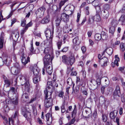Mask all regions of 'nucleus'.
<instances>
[{"label":"nucleus","mask_w":125,"mask_h":125,"mask_svg":"<svg viewBox=\"0 0 125 125\" xmlns=\"http://www.w3.org/2000/svg\"><path fill=\"white\" fill-rule=\"evenodd\" d=\"M101 15L104 18L107 19L109 16V13L107 10H104L102 13Z\"/></svg>","instance_id":"obj_24"},{"label":"nucleus","mask_w":125,"mask_h":125,"mask_svg":"<svg viewBox=\"0 0 125 125\" xmlns=\"http://www.w3.org/2000/svg\"><path fill=\"white\" fill-rule=\"evenodd\" d=\"M115 27L111 26L109 30V32L112 34H113L115 31Z\"/></svg>","instance_id":"obj_44"},{"label":"nucleus","mask_w":125,"mask_h":125,"mask_svg":"<svg viewBox=\"0 0 125 125\" xmlns=\"http://www.w3.org/2000/svg\"><path fill=\"white\" fill-rule=\"evenodd\" d=\"M10 70L11 73L14 75H16L19 73L18 68L15 66L12 67Z\"/></svg>","instance_id":"obj_17"},{"label":"nucleus","mask_w":125,"mask_h":125,"mask_svg":"<svg viewBox=\"0 0 125 125\" xmlns=\"http://www.w3.org/2000/svg\"><path fill=\"white\" fill-rule=\"evenodd\" d=\"M28 97V94L26 93L24 94L22 97V98L24 99V98L27 99Z\"/></svg>","instance_id":"obj_57"},{"label":"nucleus","mask_w":125,"mask_h":125,"mask_svg":"<svg viewBox=\"0 0 125 125\" xmlns=\"http://www.w3.org/2000/svg\"><path fill=\"white\" fill-rule=\"evenodd\" d=\"M115 60L114 61V64L118 66H119V64L118 62L119 61V58L118 57V55H115Z\"/></svg>","instance_id":"obj_33"},{"label":"nucleus","mask_w":125,"mask_h":125,"mask_svg":"<svg viewBox=\"0 0 125 125\" xmlns=\"http://www.w3.org/2000/svg\"><path fill=\"white\" fill-rule=\"evenodd\" d=\"M46 118L47 124L48 125H50L52 121V114L48 113L46 115Z\"/></svg>","instance_id":"obj_14"},{"label":"nucleus","mask_w":125,"mask_h":125,"mask_svg":"<svg viewBox=\"0 0 125 125\" xmlns=\"http://www.w3.org/2000/svg\"><path fill=\"white\" fill-rule=\"evenodd\" d=\"M50 87L48 86L46 90L44 91V93L45 95V99H52L51 98L52 93L48 90L50 89Z\"/></svg>","instance_id":"obj_6"},{"label":"nucleus","mask_w":125,"mask_h":125,"mask_svg":"<svg viewBox=\"0 0 125 125\" xmlns=\"http://www.w3.org/2000/svg\"><path fill=\"white\" fill-rule=\"evenodd\" d=\"M22 114L24 116L27 118H30L31 117V113L28 111L26 108H22Z\"/></svg>","instance_id":"obj_7"},{"label":"nucleus","mask_w":125,"mask_h":125,"mask_svg":"<svg viewBox=\"0 0 125 125\" xmlns=\"http://www.w3.org/2000/svg\"><path fill=\"white\" fill-rule=\"evenodd\" d=\"M89 8L88 7H86L85 8V13L87 15H89Z\"/></svg>","instance_id":"obj_60"},{"label":"nucleus","mask_w":125,"mask_h":125,"mask_svg":"<svg viewBox=\"0 0 125 125\" xmlns=\"http://www.w3.org/2000/svg\"><path fill=\"white\" fill-rule=\"evenodd\" d=\"M94 20L93 16L92 15H90L89 16L88 23L89 24H92Z\"/></svg>","instance_id":"obj_28"},{"label":"nucleus","mask_w":125,"mask_h":125,"mask_svg":"<svg viewBox=\"0 0 125 125\" xmlns=\"http://www.w3.org/2000/svg\"><path fill=\"white\" fill-rule=\"evenodd\" d=\"M106 98H105L103 96H100L99 98V102L101 104H103L104 103L105 101V100H106Z\"/></svg>","instance_id":"obj_40"},{"label":"nucleus","mask_w":125,"mask_h":125,"mask_svg":"<svg viewBox=\"0 0 125 125\" xmlns=\"http://www.w3.org/2000/svg\"><path fill=\"white\" fill-rule=\"evenodd\" d=\"M118 21L117 20L115 19L113 20L111 22V25L112 26L116 27L117 25L118 24Z\"/></svg>","instance_id":"obj_29"},{"label":"nucleus","mask_w":125,"mask_h":125,"mask_svg":"<svg viewBox=\"0 0 125 125\" xmlns=\"http://www.w3.org/2000/svg\"><path fill=\"white\" fill-rule=\"evenodd\" d=\"M120 95V92H119V93H118V92L116 91H115L113 94V96L114 99L117 98V97H119Z\"/></svg>","instance_id":"obj_41"},{"label":"nucleus","mask_w":125,"mask_h":125,"mask_svg":"<svg viewBox=\"0 0 125 125\" xmlns=\"http://www.w3.org/2000/svg\"><path fill=\"white\" fill-rule=\"evenodd\" d=\"M53 58L54 57L52 55L51 56L49 54L46 55L43 58L44 66H46V65L51 64Z\"/></svg>","instance_id":"obj_2"},{"label":"nucleus","mask_w":125,"mask_h":125,"mask_svg":"<svg viewBox=\"0 0 125 125\" xmlns=\"http://www.w3.org/2000/svg\"><path fill=\"white\" fill-rule=\"evenodd\" d=\"M11 99L13 104L15 105L18 104V99L17 96H16L15 98H11Z\"/></svg>","instance_id":"obj_30"},{"label":"nucleus","mask_w":125,"mask_h":125,"mask_svg":"<svg viewBox=\"0 0 125 125\" xmlns=\"http://www.w3.org/2000/svg\"><path fill=\"white\" fill-rule=\"evenodd\" d=\"M33 82L34 83H37L41 81V76L40 75H36L33 78Z\"/></svg>","instance_id":"obj_21"},{"label":"nucleus","mask_w":125,"mask_h":125,"mask_svg":"<svg viewBox=\"0 0 125 125\" xmlns=\"http://www.w3.org/2000/svg\"><path fill=\"white\" fill-rule=\"evenodd\" d=\"M81 91L83 95L87 96L88 95V89L84 86H82L81 87Z\"/></svg>","instance_id":"obj_23"},{"label":"nucleus","mask_w":125,"mask_h":125,"mask_svg":"<svg viewBox=\"0 0 125 125\" xmlns=\"http://www.w3.org/2000/svg\"><path fill=\"white\" fill-rule=\"evenodd\" d=\"M89 3H92L93 5L95 6L98 4L99 1L98 0H89Z\"/></svg>","instance_id":"obj_35"},{"label":"nucleus","mask_w":125,"mask_h":125,"mask_svg":"<svg viewBox=\"0 0 125 125\" xmlns=\"http://www.w3.org/2000/svg\"><path fill=\"white\" fill-rule=\"evenodd\" d=\"M75 58L73 56L68 57V60L66 64L72 65L75 62Z\"/></svg>","instance_id":"obj_12"},{"label":"nucleus","mask_w":125,"mask_h":125,"mask_svg":"<svg viewBox=\"0 0 125 125\" xmlns=\"http://www.w3.org/2000/svg\"><path fill=\"white\" fill-rule=\"evenodd\" d=\"M102 120L104 122H105L106 121L107 118L106 115H102Z\"/></svg>","instance_id":"obj_59"},{"label":"nucleus","mask_w":125,"mask_h":125,"mask_svg":"<svg viewBox=\"0 0 125 125\" xmlns=\"http://www.w3.org/2000/svg\"><path fill=\"white\" fill-rule=\"evenodd\" d=\"M30 68L31 71L33 72L34 75L36 76L38 75L39 70L36 65L33 66H31Z\"/></svg>","instance_id":"obj_8"},{"label":"nucleus","mask_w":125,"mask_h":125,"mask_svg":"<svg viewBox=\"0 0 125 125\" xmlns=\"http://www.w3.org/2000/svg\"><path fill=\"white\" fill-rule=\"evenodd\" d=\"M62 43L60 41H59L57 43V45L59 49L61 47L62 45Z\"/></svg>","instance_id":"obj_63"},{"label":"nucleus","mask_w":125,"mask_h":125,"mask_svg":"<svg viewBox=\"0 0 125 125\" xmlns=\"http://www.w3.org/2000/svg\"><path fill=\"white\" fill-rule=\"evenodd\" d=\"M69 15L65 13H62L61 15V19L64 22H67L69 20Z\"/></svg>","instance_id":"obj_16"},{"label":"nucleus","mask_w":125,"mask_h":125,"mask_svg":"<svg viewBox=\"0 0 125 125\" xmlns=\"http://www.w3.org/2000/svg\"><path fill=\"white\" fill-rule=\"evenodd\" d=\"M19 33L17 32L12 33L11 37L15 41L17 40L19 37Z\"/></svg>","instance_id":"obj_20"},{"label":"nucleus","mask_w":125,"mask_h":125,"mask_svg":"<svg viewBox=\"0 0 125 125\" xmlns=\"http://www.w3.org/2000/svg\"><path fill=\"white\" fill-rule=\"evenodd\" d=\"M66 2V1L65 0L62 1L60 2L59 5V7L60 9L62 7L64 4Z\"/></svg>","instance_id":"obj_52"},{"label":"nucleus","mask_w":125,"mask_h":125,"mask_svg":"<svg viewBox=\"0 0 125 125\" xmlns=\"http://www.w3.org/2000/svg\"><path fill=\"white\" fill-rule=\"evenodd\" d=\"M73 42L75 45H78L79 43V41L78 37L77 36L76 37L73 39Z\"/></svg>","instance_id":"obj_34"},{"label":"nucleus","mask_w":125,"mask_h":125,"mask_svg":"<svg viewBox=\"0 0 125 125\" xmlns=\"http://www.w3.org/2000/svg\"><path fill=\"white\" fill-rule=\"evenodd\" d=\"M108 61V60L107 58L106 57H103L99 61H98L99 63L102 66H106Z\"/></svg>","instance_id":"obj_10"},{"label":"nucleus","mask_w":125,"mask_h":125,"mask_svg":"<svg viewBox=\"0 0 125 125\" xmlns=\"http://www.w3.org/2000/svg\"><path fill=\"white\" fill-rule=\"evenodd\" d=\"M28 29L27 28L25 27L22 29L21 31V35H23L24 34V33L26 32Z\"/></svg>","instance_id":"obj_54"},{"label":"nucleus","mask_w":125,"mask_h":125,"mask_svg":"<svg viewBox=\"0 0 125 125\" xmlns=\"http://www.w3.org/2000/svg\"><path fill=\"white\" fill-rule=\"evenodd\" d=\"M119 70L123 73H124L125 72V67H120L119 68Z\"/></svg>","instance_id":"obj_64"},{"label":"nucleus","mask_w":125,"mask_h":125,"mask_svg":"<svg viewBox=\"0 0 125 125\" xmlns=\"http://www.w3.org/2000/svg\"><path fill=\"white\" fill-rule=\"evenodd\" d=\"M119 21L121 22L122 25H124L125 24V14H123L122 15L119 20Z\"/></svg>","instance_id":"obj_25"},{"label":"nucleus","mask_w":125,"mask_h":125,"mask_svg":"<svg viewBox=\"0 0 125 125\" xmlns=\"http://www.w3.org/2000/svg\"><path fill=\"white\" fill-rule=\"evenodd\" d=\"M104 8L107 10L110 8L109 5L108 4H105L103 6Z\"/></svg>","instance_id":"obj_50"},{"label":"nucleus","mask_w":125,"mask_h":125,"mask_svg":"<svg viewBox=\"0 0 125 125\" xmlns=\"http://www.w3.org/2000/svg\"><path fill=\"white\" fill-rule=\"evenodd\" d=\"M21 62L24 65V66H22L21 68L22 69L24 68L25 67V65L28 63V62L29 61V58L28 57L26 60L25 58L24 55H22L21 59Z\"/></svg>","instance_id":"obj_15"},{"label":"nucleus","mask_w":125,"mask_h":125,"mask_svg":"<svg viewBox=\"0 0 125 125\" xmlns=\"http://www.w3.org/2000/svg\"><path fill=\"white\" fill-rule=\"evenodd\" d=\"M19 5L17 2H14L10 6L11 9V10L10 14L7 17H6L7 19H8L13 14V12L14 11L17 9L18 8Z\"/></svg>","instance_id":"obj_3"},{"label":"nucleus","mask_w":125,"mask_h":125,"mask_svg":"<svg viewBox=\"0 0 125 125\" xmlns=\"http://www.w3.org/2000/svg\"><path fill=\"white\" fill-rule=\"evenodd\" d=\"M53 104L52 99H45L44 102V106L46 108H48L51 107Z\"/></svg>","instance_id":"obj_11"},{"label":"nucleus","mask_w":125,"mask_h":125,"mask_svg":"<svg viewBox=\"0 0 125 125\" xmlns=\"http://www.w3.org/2000/svg\"><path fill=\"white\" fill-rule=\"evenodd\" d=\"M4 40L3 37L1 36L0 38V48H2L3 45Z\"/></svg>","instance_id":"obj_42"},{"label":"nucleus","mask_w":125,"mask_h":125,"mask_svg":"<svg viewBox=\"0 0 125 125\" xmlns=\"http://www.w3.org/2000/svg\"><path fill=\"white\" fill-rule=\"evenodd\" d=\"M24 47L21 48L19 52V54L20 55H24Z\"/></svg>","instance_id":"obj_51"},{"label":"nucleus","mask_w":125,"mask_h":125,"mask_svg":"<svg viewBox=\"0 0 125 125\" xmlns=\"http://www.w3.org/2000/svg\"><path fill=\"white\" fill-rule=\"evenodd\" d=\"M81 12V11H80V13H77V19L76 20V21L77 22H78L79 21L80 18L81 16V14L80 13Z\"/></svg>","instance_id":"obj_56"},{"label":"nucleus","mask_w":125,"mask_h":125,"mask_svg":"<svg viewBox=\"0 0 125 125\" xmlns=\"http://www.w3.org/2000/svg\"><path fill=\"white\" fill-rule=\"evenodd\" d=\"M2 77L3 79L4 84V87H9L10 86L11 81L5 75H3Z\"/></svg>","instance_id":"obj_9"},{"label":"nucleus","mask_w":125,"mask_h":125,"mask_svg":"<svg viewBox=\"0 0 125 125\" xmlns=\"http://www.w3.org/2000/svg\"><path fill=\"white\" fill-rule=\"evenodd\" d=\"M50 19L48 16H46L41 21V22L42 24L48 23L50 21Z\"/></svg>","instance_id":"obj_22"},{"label":"nucleus","mask_w":125,"mask_h":125,"mask_svg":"<svg viewBox=\"0 0 125 125\" xmlns=\"http://www.w3.org/2000/svg\"><path fill=\"white\" fill-rule=\"evenodd\" d=\"M60 19L59 18H57V20L56 21V26L58 27H59L60 24L61 22Z\"/></svg>","instance_id":"obj_47"},{"label":"nucleus","mask_w":125,"mask_h":125,"mask_svg":"<svg viewBox=\"0 0 125 125\" xmlns=\"http://www.w3.org/2000/svg\"><path fill=\"white\" fill-rule=\"evenodd\" d=\"M67 83L70 86H71L73 84V88L74 85V84L73 83L72 81V79L71 78H69L67 80ZM73 93V91L72 92V93Z\"/></svg>","instance_id":"obj_27"},{"label":"nucleus","mask_w":125,"mask_h":125,"mask_svg":"<svg viewBox=\"0 0 125 125\" xmlns=\"http://www.w3.org/2000/svg\"><path fill=\"white\" fill-rule=\"evenodd\" d=\"M105 86H102V87H101V92L103 94L104 93H105Z\"/></svg>","instance_id":"obj_61"},{"label":"nucleus","mask_w":125,"mask_h":125,"mask_svg":"<svg viewBox=\"0 0 125 125\" xmlns=\"http://www.w3.org/2000/svg\"><path fill=\"white\" fill-rule=\"evenodd\" d=\"M93 18L94 21L97 22H99L101 20V18L100 15L98 14H96L93 17Z\"/></svg>","instance_id":"obj_32"},{"label":"nucleus","mask_w":125,"mask_h":125,"mask_svg":"<svg viewBox=\"0 0 125 125\" xmlns=\"http://www.w3.org/2000/svg\"><path fill=\"white\" fill-rule=\"evenodd\" d=\"M98 4L96 5L95 6H94L95 7V9L96 10L97 13H99L101 10V9L100 6L98 5Z\"/></svg>","instance_id":"obj_45"},{"label":"nucleus","mask_w":125,"mask_h":125,"mask_svg":"<svg viewBox=\"0 0 125 125\" xmlns=\"http://www.w3.org/2000/svg\"><path fill=\"white\" fill-rule=\"evenodd\" d=\"M94 38L95 40H100L102 39L101 35L100 34H97L94 36Z\"/></svg>","instance_id":"obj_43"},{"label":"nucleus","mask_w":125,"mask_h":125,"mask_svg":"<svg viewBox=\"0 0 125 125\" xmlns=\"http://www.w3.org/2000/svg\"><path fill=\"white\" fill-rule=\"evenodd\" d=\"M109 101L106 99V100H105V101L104 103L103 104H104L106 106H108L109 105Z\"/></svg>","instance_id":"obj_58"},{"label":"nucleus","mask_w":125,"mask_h":125,"mask_svg":"<svg viewBox=\"0 0 125 125\" xmlns=\"http://www.w3.org/2000/svg\"><path fill=\"white\" fill-rule=\"evenodd\" d=\"M120 50L122 52H124L125 51V43L121 42L120 43Z\"/></svg>","instance_id":"obj_37"},{"label":"nucleus","mask_w":125,"mask_h":125,"mask_svg":"<svg viewBox=\"0 0 125 125\" xmlns=\"http://www.w3.org/2000/svg\"><path fill=\"white\" fill-rule=\"evenodd\" d=\"M61 110L62 113H64L65 111L64 104H63L61 106Z\"/></svg>","instance_id":"obj_53"},{"label":"nucleus","mask_w":125,"mask_h":125,"mask_svg":"<svg viewBox=\"0 0 125 125\" xmlns=\"http://www.w3.org/2000/svg\"><path fill=\"white\" fill-rule=\"evenodd\" d=\"M97 113L96 112H94L93 113L92 117L94 119H95L97 118Z\"/></svg>","instance_id":"obj_49"},{"label":"nucleus","mask_w":125,"mask_h":125,"mask_svg":"<svg viewBox=\"0 0 125 125\" xmlns=\"http://www.w3.org/2000/svg\"><path fill=\"white\" fill-rule=\"evenodd\" d=\"M53 33H52V34H51V31L50 30H47L45 32V34L47 39H49L51 42L52 40L53 36Z\"/></svg>","instance_id":"obj_13"},{"label":"nucleus","mask_w":125,"mask_h":125,"mask_svg":"<svg viewBox=\"0 0 125 125\" xmlns=\"http://www.w3.org/2000/svg\"><path fill=\"white\" fill-rule=\"evenodd\" d=\"M33 113L34 115L35 116L37 115V111L36 108L35 107H33Z\"/></svg>","instance_id":"obj_55"},{"label":"nucleus","mask_w":125,"mask_h":125,"mask_svg":"<svg viewBox=\"0 0 125 125\" xmlns=\"http://www.w3.org/2000/svg\"><path fill=\"white\" fill-rule=\"evenodd\" d=\"M117 112L114 110L111 112L110 114V117L112 119H114L117 115Z\"/></svg>","instance_id":"obj_18"},{"label":"nucleus","mask_w":125,"mask_h":125,"mask_svg":"<svg viewBox=\"0 0 125 125\" xmlns=\"http://www.w3.org/2000/svg\"><path fill=\"white\" fill-rule=\"evenodd\" d=\"M76 113V110L75 108L73 110V111L72 114V118L74 117L75 118V116Z\"/></svg>","instance_id":"obj_48"},{"label":"nucleus","mask_w":125,"mask_h":125,"mask_svg":"<svg viewBox=\"0 0 125 125\" xmlns=\"http://www.w3.org/2000/svg\"><path fill=\"white\" fill-rule=\"evenodd\" d=\"M45 10V9L44 6L39 8L36 12L37 16L40 18L42 17L44 14Z\"/></svg>","instance_id":"obj_5"},{"label":"nucleus","mask_w":125,"mask_h":125,"mask_svg":"<svg viewBox=\"0 0 125 125\" xmlns=\"http://www.w3.org/2000/svg\"><path fill=\"white\" fill-rule=\"evenodd\" d=\"M32 23L31 22H30L28 23L25 26V27L28 29L29 27L31 26L32 25Z\"/></svg>","instance_id":"obj_62"},{"label":"nucleus","mask_w":125,"mask_h":125,"mask_svg":"<svg viewBox=\"0 0 125 125\" xmlns=\"http://www.w3.org/2000/svg\"><path fill=\"white\" fill-rule=\"evenodd\" d=\"M104 51H106V52L109 55H111L113 52V50L112 48H108L105 50Z\"/></svg>","instance_id":"obj_39"},{"label":"nucleus","mask_w":125,"mask_h":125,"mask_svg":"<svg viewBox=\"0 0 125 125\" xmlns=\"http://www.w3.org/2000/svg\"><path fill=\"white\" fill-rule=\"evenodd\" d=\"M75 121V119L74 117L70 121V122L67 124V125H71L73 124Z\"/></svg>","instance_id":"obj_46"},{"label":"nucleus","mask_w":125,"mask_h":125,"mask_svg":"<svg viewBox=\"0 0 125 125\" xmlns=\"http://www.w3.org/2000/svg\"><path fill=\"white\" fill-rule=\"evenodd\" d=\"M17 78L19 79L21 82H25V90L26 91L29 93L31 91L32 88L30 86L29 81H27L26 82H25L26 81V78L24 76L20 75H19L18 77L16 78V80Z\"/></svg>","instance_id":"obj_1"},{"label":"nucleus","mask_w":125,"mask_h":125,"mask_svg":"<svg viewBox=\"0 0 125 125\" xmlns=\"http://www.w3.org/2000/svg\"><path fill=\"white\" fill-rule=\"evenodd\" d=\"M45 70H46V71L49 74H51L52 71L51 64H49V65H46V66H44V68L42 69V74L43 75L45 74Z\"/></svg>","instance_id":"obj_4"},{"label":"nucleus","mask_w":125,"mask_h":125,"mask_svg":"<svg viewBox=\"0 0 125 125\" xmlns=\"http://www.w3.org/2000/svg\"><path fill=\"white\" fill-rule=\"evenodd\" d=\"M113 91V89L111 88L108 87L105 91V94L107 95L110 94Z\"/></svg>","instance_id":"obj_31"},{"label":"nucleus","mask_w":125,"mask_h":125,"mask_svg":"<svg viewBox=\"0 0 125 125\" xmlns=\"http://www.w3.org/2000/svg\"><path fill=\"white\" fill-rule=\"evenodd\" d=\"M52 48L51 47H47L45 48L43 52L46 55L49 54L50 53H52Z\"/></svg>","instance_id":"obj_19"},{"label":"nucleus","mask_w":125,"mask_h":125,"mask_svg":"<svg viewBox=\"0 0 125 125\" xmlns=\"http://www.w3.org/2000/svg\"><path fill=\"white\" fill-rule=\"evenodd\" d=\"M100 34L102 40H106L108 38L107 34L104 31H102Z\"/></svg>","instance_id":"obj_26"},{"label":"nucleus","mask_w":125,"mask_h":125,"mask_svg":"<svg viewBox=\"0 0 125 125\" xmlns=\"http://www.w3.org/2000/svg\"><path fill=\"white\" fill-rule=\"evenodd\" d=\"M7 60V59H4L3 60L2 58L0 57V66L3 65L4 63H6Z\"/></svg>","instance_id":"obj_36"},{"label":"nucleus","mask_w":125,"mask_h":125,"mask_svg":"<svg viewBox=\"0 0 125 125\" xmlns=\"http://www.w3.org/2000/svg\"><path fill=\"white\" fill-rule=\"evenodd\" d=\"M62 62L66 64L67 61L68 60V57H67L66 56L64 55L62 56Z\"/></svg>","instance_id":"obj_38"}]
</instances>
